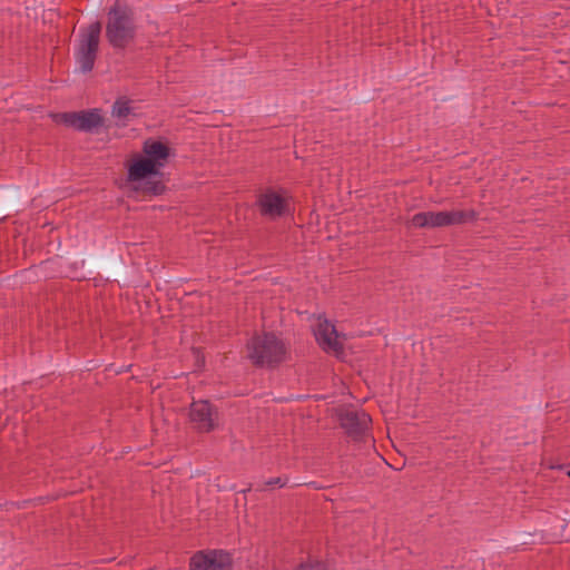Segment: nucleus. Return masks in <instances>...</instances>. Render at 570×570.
Returning a JSON list of instances; mask_svg holds the SVG:
<instances>
[{
  "instance_id": "obj_1",
  "label": "nucleus",
  "mask_w": 570,
  "mask_h": 570,
  "mask_svg": "<svg viewBox=\"0 0 570 570\" xmlns=\"http://www.w3.org/2000/svg\"><path fill=\"white\" fill-rule=\"evenodd\" d=\"M170 148L160 140L147 139L142 154L135 155L127 166V180L137 191L160 195L165 186L159 179L161 170L168 163Z\"/></svg>"
},
{
  "instance_id": "obj_2",
  "label": "nucleus",
  "mask_w": 570,
  "mask_h": 570,
  "mask_svg": "<svg viewBox=\"0 0 570 570\" xmlns=\"http://www.w3.org/2000/svg\"><path fill=\"white\" fill-rule=\"evenodd\" d=\"M106 36L115 48H125L134 39V14L126 4L117 1L109 9Z\"/></svg>"
},
{
  "instance_id": "obj_3",
  "label": "nucleus",
  "mask_w": 570,
  "mask_h": 570,
  "mask_svg": "<svg viewBox=\"0 0 570 570\" xmlns=\"http://www.w3.org/2000/svg\"><path fill=\"white\" fill-rule=\"evenodd\" d=\"M248 357L259 366H271L282 362L286 354L283 342L274 334L254 336L247 344Z\"/></svg>"
},
{
  "instance_id": "obj_4",
  "label": "nucleus",
  "mask_w": 570,
  "mask_h": 570,
  "mask_svg": "<svg viewBox=\"0 0 570 570\" xmlns=\"http://www.w3.org/2000/svg\"><path fill=\"white\" fill-rule=\"evenodd\" d=\"M475 216L474 210L422 212L413 215L410 225L415 228H438L472 222Z\"/></svg>"
},
{
  "instance_id": "obj_5",
  "label": "nucleus",
  "mask_w": 570,
  "mask_h": 570,
  "mask_svg": "<svg viewBox=\"0 0 570 570\" xmlns=\"http://www.w3.org/2000/svg\"><path fill=\"white\" fill-rule=\"evenodd\" d=\"M100 33L101 24L98 21L90 23L85 30L80 31L79 41L75 49V58L82 72L91 71L95 66Z\"/></svg>"
},
{
  "instance_id": "obj_6",
  "label": "nucleus",
  "mask_w": 570,
  "mask_h": 570,
  "mask_svg": "<svg viewBox=\"0 0 570 570\" xmlns=\"http://www.w3.org/2000/svg\"><path fill=\"white\" fill-rule=\"evenodd\" d=\"M188 416L194 429L200 433L213 432L220 425L219 411L208 400L194 401Z\"/></svg>"
},
{
  "instance_id": "obj_7",
  "label": "nucleus",
  "mask_w": 570,
  "mask_h": 570,
  "mask_svg": "<svg viewBox=\"0 0 570 570\" xmlns=\"http://www.w3.org/2000/svg\"><path fill=\"white\" fill-rule=\"evenodd\" d=\"M314 336L324 352L335 356L343 354L345 335L340 334L327 320L317 318V323L314 326Z\"/></svg>"
},
{
  "instance_id": "obj_8",
  "label": "nucleus",
  "mask_w": 570,
  "mask_h": 570,
  "mask_svg": "<svg viewBox=\"0 0 570 570\" xmlns=\"http://www.w3.org/2000/svg\"><path fill=\"white\" fill-rule=\"evenodd\" d=\"M230 554L223 550L198 551L189 562V570H230Z\"/></svg>"
},
{
  "instance_id": "obj_9",
  "label": "nucleus",
  "mask_w": 570,
  "mask_h": 570,
  "mask_svg": "<svg viewBox=\"0 0 570 570\" xmlns=\"http://www.w3.org/2000/svg\"><path fill=\"white\" fill-rule=\"evenodd\" d=\"M55 119L80 131H92L102 125V117L99 109L80 112H63L57 115Z\"/></svg>"
},
{
  "instance_id": "obj_10",
  "label": "nucleus",
  "mask_w": 570,
  "mask_h": 570,
  "mask_svg": "<svg viewBox=\"0 0 570 570\" xmlns=\"http://www.w3.org/2000/svg\"><path fill=\"white\" fill-rule=\"evenodd\" d=\"M258 206L261 213L271 218L281 217L287 210L286 198L273 190L259 196Z\"/></svg>"
},
{
  "instance_id": "obj_11",
  "label": "nucleus",
  "mask_w": 570,
  "mask_h": 570,
  "mask_svg": "<svg viewBox=\"0 0 570 570\" xmlns=\"http://www.w3.org/2000/svg\"><path fill=\"white\" fill-rule=\"evenodd\" d=\"M342 426L351 434L363 432L370 424L371 419L365 412H346L342 419Z\"/></svg>"
},
{
  "instance_id": "obj_12",
  "label": "nucleus",
  "mask_w": 570,
  "mask_h": 570,
  "mask_svg": "<svg viewBox=\"0 0 570 570\" xmlns=\"http://www.w3.org/2000/svg\"><path fill=\"white\" fill-rule=\"evenodd\" d=\"M131 112V107L129 100L118 99L115 101L112 106V116L117 119H125Z\"/></svg>"
},
{
  "instance_id": "obj_13",
  "label": "nucleus",
  "mask_w": 570,
  "mask_h": 570,
  "mask_svg": "<svg viewBox=\"0 0 570 570\" xmlns=\"http://www.w3.org/2000/svg\"><path fill=\"white\" fill-rule=\"evenodd\" d=\"M295 570H326V564L318 560L308 559L306 562H302Z\"/></svg>"
},
{
  "instance_id": "obj_14",
  "label": "nucleus",
  "mask_w": 570,
  "mask_h": 570,
  "mask_svg": "<svg viewBox=\"0 0 570 570\" xmlns=\"http://www.w3.org/2000/svg\"><path fill=\"white\" fill-rule=\"evenodd\" d=\"M266 485H276L278 488H283L286 485V480H283L282 478H272L265 482Z\"/></svg>"
},
{
  "instance_id": "obj_15",
  "label": "nucleus",
  "mask_w": 570,
  "mask_h": 570,
  "mask_svg": "<svg viewBox=\"0 0 570 570\" xmlns=\"http://www.w3.org/2000/svg\"><path fill=\"white\" fill-rule=\"evenodd\" d=\"M567 474H568V476H570V470L568 471V473H567Z\"/></svg>"
}]
</instances>
